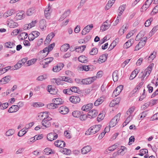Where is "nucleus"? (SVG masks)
<instances>
[{"mask_svg":"<svg viewBox=\"0 0 158 158\" xmlns=\"http://www.w3.org/2000/svg\"><path fill=\"white\" fill-rule=\"evenodd\" d=\"M11 77L10 76H5L0 80L1 84H5L8 83L10 80Z\"/></svg>","mask_w":158,"mask_h":158,"instance_id":"dca6fc26","label":"nucleus"},{"mask_svg":"<svg viewBox=\"0 0 158 158\" xmlns=\"http://www.w3.org/2000/svg\"><path fill=\"white\" fill-rule=\"evenodd\" d=\"M91 149V147L89 146H87L83 147L81 150V152L83 154H87Z\"/></svg>","mask_w":158,"mask_h":158,"instance_id":"412c9836","label":"nucleus"},{"mask_svg":"<svg viewBox=\"0 0 158 158\" xmlns=\"http://www.w3.org/2000/svg\"><path fill=\"white\" fill-rule=\"evenodd\" d=\"M98 52V50L97 48H94L91 50L89 52V54L90 55H96Z\"/></svg>","mask_w":158,"mask_h":158,"instance_id":"49530a36","label":"nucleus"},{"mask_svg":"<svg viewBox=\"0 0 158 158\" xmlns=\"http://www.w3.org/2000/svg\"><path fill=\"white\" fill-rule=\"evenodd\" d=\"M147 111L146 110L143 111L138 116L140 118L139 119L142 120L147 115Z\"/></svg>","mask_w":158,"mask_h":158,"instance_id":"79ce46f5","label":"nucleus"},{"mask_svg":"<svg viewBox=\"0 0 158 158\" xmlns=\"http://www.w3.org/2000/svg\"><path fill=\"white\" fill-rule=\"evenodd\" d=\"M87 116L85 114H83V112H81V115H80V119L81 121L85 120L87 118Z\"/></svg>","mask_w":158,"mask_h":158,"instance_id":"4d7b16f0","label":"nucleus"},{"mask_svg":"<svg viewBox=\"0 0 158 158\" xmlns=\"http://www.w3.org/2000/svg\"><path fill=\"white\" fill-rule=\"evenodd\" d=\"M107 54H104L100 56L98 60V62L101 64L105 62L107 59Z\"/></svg>","mask_w":158,"mask_h":158,"instance_id":"6ab92c4d","label":"nucleus"},{"mask_svg":"<svg viewBox=\"0 0 158 158\" xmlns=\"http://www.w3.org/2000/svg\"><path fill=\"white\" fill-rule=\"evenodd\" d=\"M98 112L95 110L93 109L89 111L88 113L87 117L90 118L96 117L98 115Z\"/></svg>","mask_w":158,"mask_h":158,"instance_id":"0eeeda50","label":"nucleus"},{"mask_svg":"<svg viewBox=\"0 0 158 158\" xmlns=\"http://www.w3.org/2000/svg\"><path fill=\"white\" fill-rule=\"evenodd\" d=\"M5 47L8 48H12L15 47V43L9 41L4 44Z\"/></svg>","mask_w":158,"mask_h":158,"instance_id":"b1692460","label":"nucleus"},{"mask_svg":"<svg viewBox=\"0 0 158 158\" xmlns=\"http://www.w3.org/2000/svg\"><path fill=\"white\" fill-rule=\"evenodd\" d=\"M58 137V135L56 133H51L48 134L47 136V139L52 141L56 139Z\"/></svg>","mask_w":158,"mask_h":158,"instance_id":"6e6552de","label":"nucleus"},{"mask_svg":"<svg viewBox=\"0 0 158 158\" xmlns=\"http://www.w3.org/2000/svg\"><path fill=\"white\" fill-rule=\"evenodd\" d=\"M48 91L51 94H55L57 92V89L53 88L52 85H48L47 87Z\"/></svg>","mask_w":158,"mask_h":158,"instance_id":"a211bd4d","label":"nucleus"},{"mask_svg":"<svg viewBox=\"0 0 158 158\" xmlns=\"http://www.w3.org/2000/svg\"><path fill=\"white\" fill-rule=\"evenodd\" d=\"M60 152H63L64 154L69 155L71 153V151L70 149L67 148H62L60 150Z\"/></svg>","mask_w":158,"mask_h":158,"instance_id":"58836bf2","label":"nucleus"},{"mask_svg":"<svg viewBox=\"0 0 158 158\" xmlns=\"http://www.w3.org/2000/svg\"><path fill=\"white\" fill-rule=\"evenodd\" d=\"M104 118L103 114L102 113H100L98 115L97 118V120L98 122H99L102 120Z\"/></svg>","mask_w":158,"mask_h":158,"instance_id":"0e129e2a","label":"nucleus"},{"mask_svg":"<svg viewBox=\"0 0 158 158\" xmlns=\"http://www.w3.org/2000/svg\"><path fill=\"white\" fill-rule=\"evenodd\" d=\"M60 77V79L62 80V81L70 83H72L73 82L72 79V78L69 77L62 76Z\"/></svg>","mask_w":158,"mask_h":158,"instance_id":"cd10ccee","label":"nucleus"},{"mask_svg":"<svg viewBox=\"0 0 158 158\" xmlns=\"http://www.w3.org/2000/svg\"><path fill=\"white\" fill-rule=\"evenodd\" d=\"M25 16V14L23 11L18 13L15 16V19L17 20L22 19Z\"/></svg>","mask_w":158,"mask_h":158,"instance_id":"f8f14e48","label":"nucleus"},{"mask_svg":"<svg viewBox=\"0 0 158 158\" xmlns=\"http://www.w3.org/2000/svg\"><path fill=\"white\" fill-rule=\"evenodd\" d=\"M19 107L18 105H14L10 107L8 110L10 113L15 112L19 110Z\"/></svg>","mask_w":158,"mask_h":158,"instance_id":"4468645a","label":"nucleus"},{"mask_svg":"<svg viewBox=\"0 0 158 158\" xmlns=\"http://www.w3.org/2000/svg\"><path fill=\"white\" fill-rule=\"evenodd\" d=\"M70 89L71 90L72 93L74 92V93H77L79 91V88L78 87L73 86L71 87Z\"/></svg>","mask_w":158,"mask_h":158,"instance_id":"052dcab7","label":"nucleus"},{"mask_svg":"<svg viewBox=\"0 0 158 158\" xmlns=\"http://www.w3.org/2000/svg\"><path fill=\"white\" fill-rule=\"evenodd\" d=\"M53 101L55 105L57 106L58 105L62 104L63 103L64 101L60 98H57L53 99Z\"/></svg>","mask_w":158,"mask_h":158,"instance_id":"4be33fe9","label":"nucleus"},{"mask_svg":"<svg viewBox=\"0 0 158 158\" xmlns=\"http://www.w3.org/2000/svg\"><path fill=\"white\" fill-rule=\"evenodd\" d=\"M15 132V130L14 129H10L6 132V134L7 136H10L13 135Z\"/></svg>","mask_w":158,"mask_h":158,"instance_id":"09e8293b","label":"nucleus"},{"mask_svg":"<svg viewBox=\"0 0 158 158\" xmlns=\"http://www.w3.org/2000/svg\"><path fill=\"white\" fill-rule=\"evenodd\" d=\"M139 72V71L137 69H135L132 72L130 77L129 79L130 80H133L135 77L136 75L138 74Z\"/></svg>","mask_w":158,"mask_h":158,"instance_id":"c756f323","label":"nucleus"},{"mask_svg":"<svg viewBox=\"0 0 158 158\" xmlns=\"http://www.w3.org/2000/svg\"><path fill=\"white\" fill-rule=\"evenodd\" d=\"M152 18H150L146 20L144 24L145 26L146 27H149L150 25L151 22L152 21Z\"/></svg>","mask_w":158,"mask_h":158,"instance_id":"13d9d810","label":"nucleus"},{"mask_svg":"<svg viewBox=\"0 0 158 158\" xmlns=\"http://www.w3.org/2000/svg\"><path fill=\"white\" fill-rule=\"evenodd\" d=\"M55 34L53 32H51L50 34H49L47 36V38L49 39H50V40H51L55 36Z\"/></svg>","mask_w":158,"mask_h":158,"instance_id":"69168bd1","label":"nucleus"},{"mask_svg":"<svg viewBox=\"0 0 158 158\" xmlns=\"http://www.w3.org/2000/svg\"><path fill=\"white\" fill-rule=\"evenodd\" d=\"M36 59L34 58L28 61L27 63V64H28L27 66H29L33 64L36 62Z\"/></svg>","mask_w":158,"mask_h":158,"instance_id":"864d4df0","label":"nucleus"},{"mask_svg":"<svg viewBox=\"0 0 158 158\" xmlns=\"http://www.w3.org/2000/svg\"><path fill=\"white\" fill-rule=\"evenodd\" d=\"M120 117V113H118L115 116L110 122V126L113 127L115 126L119 120Z\"/></svg>","mask_w":158,"mask_h":158,"instance_id":"20e7f679","label":"nucleus"},{"mask_svg":"<svg viewBox=\"0 0 158 158\" xmlns=\"http://www.w3.org/2000/svg\"><path fill=\"white\" fill-rule=\"evenodd\" d=\"M79 61L81 63H87L88 61V58L84 56H81L78 58Z\"/></svg>","mask_w":158,"mask_h":158,"instance_id":"393cba45","label":"nucleus"},{"mask_svg":"<svg viewBox=\"0 0 158 158\" xmlns=\"http://www.w3.org/2000/svg\"><path fill=\"white\" fill-rule=\"evenodd\" d=\"M64 66V65L63 63H58L56 65L54 66L52 70L54 72H59L62 69Z\"/></svg>","mask_w":158,"mask_h":158,"instance_id":"423d86ee","label":"nucleus"},{"mask_svg":"<svg viewBox=\"0 0 158 158\" xmlns=\"http://www.w3.org/2000/svg\"><path fill=\"white\" fill-rule=\"evenodd\" d=\"M152 102H148L145 103L144 105L141 106V108L142 110L146 109L149 106L151 105Z\"/></svg>","mask_w":158,"mask_h":158,"instance_id":"8fccbe9b","label":"nucleus"},{"mask_svg":"<svg viewBox=\"0 0 158 158\" xmlns=\"http://www.w3.org/2000/svg\"><path fill=\"white\" fill-rule=\"evenodd\" d=\"M115 0H109L108 3L105 7V9L106 10L109 9L114 3Z\"/></svg>","mask_w":158,"mask_h":158,"instance_id":"2f4dec72","label":"nucleus"},{"mask_svg":"<svg viewBox=\"0 0 158 158\" xmlns=\"http://www.w3.org/2000/svg\"><path fill=\"white\" fill-rule=\"evenodd\" d=\"M52 119V118L48 116L45 118L42 121L41 123L42 126L46 127H50L51 125L50 121Z\"/></svg>","mask_w":158,"mask_h":158,"instance_id":"39448f33","label":"nucleus"},{"mask_svg":"<svg viewBox=\"0 0 158 158\" xmlns=\"http://www.w3.org/2000/svg\"><path fill=\"white\" fill-rule=\"evenodd\" d=\"M27 34L26 32H22L20 33L18 36V38L19 40H23L27 38Z\"/></svg>","mask_w":158,"mask_h":158,"instance_id":"bb28decb","label":"nucleus"},{"mask_svg":"<svg viewBox=\"0 0 158 158\" xmlns=\"http://www.w3.org/2000/svg\"><path fill=\"white\" fill-rule=\"evenodd\" d=\"M15 13V11L13 9H11L8 10L6 12H5L3 15V17L6 18L8 16L11 15H12Z\"/></svg>","mask_w":158,"mask_h":158,"instance_id":"2eb2a0df","label":"nucleus"},{"mask_svg":"<svg viewBox=\"0 0 158 158\" xmlns=\"http://www.w3.org/2000/svg\"><path fill=\"white\" fill-rule=\"evenodd\" d=\"M62 80L60 79V77L59 78H53L52 79L51 81L55 82L57 85H59L61 84Z\"/></svg>","mask_w":158,"mask_h":158,"instance_id":"a18cd8bd","label":"nucleus"},{"mask_svg":"<svg viewBox=\"0 0 158 158\" xmlns=\"http://www.w3.org/2000/svg\"><path fill=\"white\" fill-rule=\"evenodd\" d=\"M93 66L91 65L87 66V65H83L81 68L82 69V70H85L86 71H92L93 70L94 68Z\"/></svg>","mask_w":158,"mask_h":158,"instance_id":"7c9ffc66","label":"nucleus"},{"mask_svg":"<svg viewBox=\"0 0 158 158\" xmlns=\"http://www.w3.org/2000/svg\"><path fill=\"white\" fill-rule=\"evenodd\" d=\"M154 66V64L153 63H151L148 67V69H146L148 72V76H149Z\"/></svg>","mask_w":158,"mask_h":158,"instance_id":"37998d69","label":"nucleus"},{"mask_svg":"<svg viewBox=\"0 0 158 158\" xmlns=\"http://www.w3.org/2000/svg\"><path fill=\"white\" fill-rule=\"evenodd\" d=\"M158 120V112L154 114L151 118V120L152 121Z\"/></svg>","mask_w":158,"mask_h":158,"instance_id":"774afa93","label":"nucleus"},{"mask_svg":"<svg viewBox=\"0 0 158 158\" xmlns=\"http://www.w3.org/2000/svg\"><path fill=\"white\" fill-rule=\"evenodd\" d=\"M93 106L92 103H89L83 106L81 108V110L83 111H88L92 109Z\"/></svg>","mask_w":158,"mask_h":158,"instance_id":"ddd939ff","label":"nucleus"},{"mask_svg":"<svg viewBox=\"0 0 158 158\" xmlns=\"http://www.w3.org/2000/svg\"><path fill=\"white\" fill-rule=\"evenodd\" d=\"M34 12V9L33 8H29L27 11V14L28 16H30L33 14Z\"/></svg>","mask_w":158,"mask_h":158,"instance_id":"603ef678","label":"nucleus"},{"mask_svg":"<svg viewBox=\"0 0 158 158\" xmlns=\"http://www.w3.org/2000/svg\"><path fill=\"white\" fill-rule=\"evenodd\" d=\"M102 127L101 124L94 125L89 128L85 133V135L94 134L98 131Z\"/></svg>","mask_w":158,"mask_h":158,"instance_id":"f257e3e1","label":"nucleus"},{"mask_svg":"<svg viewBox=\"0 0 158 158\" xmlns=\"http://www.w3.org/2000/svg\"><path fill=\"white\" fill-rule=\"evenodd\" d=\"M39 26L40 28L42 30L46 27V21L44 19H41L39 22Z\"/></svg>","mask_w":158,"mask_h":158,"instance_id":"a878e982","label":"nucleus"},{"mask_svg":"<svg viewBox=\"0 0 158 158\" xmlns=\"http://www.w3.org/2000/svg\"><path fill=\"white\" fill-rule=\"evenodd\" d=\"M53 60V57H50L45 59V60L46 61V62H45L46 65L48 64L51 63Z\"/></svg>","mask_w":158,"mask_h":158,"instance_id":"680f3d73","label":"nucleus"},{"mask_svg":"<svg viewBox=\"0 0 158 158\" xmlns=\"http://www.w3.org/2000/svg\"><path fill=\"white\" fill-rule=\"evenodd\" d=\"M93 27V24H91L90 25H87L86 26L85 28L89 32L92 29V28Z\"/></svg>","mask_w":158,"mask_h":158,"instance_id":"e2e57ef3","label":"nucleus"},{"mask_svg":"<svg viewBox=\"0 0 158 158\" xmlns=\"http://www.w3.org/2000/svg\"><path fill=\"white\" fill-rule=\"evenodd\" d=\"M59 112L62 114H65L68 113L69 111L68 108L65 106H63L59 109Z\"/></svg>","mask_w":158,"mask_h":158,"instance_id":"9d476101","label":"nucleus"},{"mask_svg":"<svg viewBox=\"0 0 158 158\" xmlns=\"http://www.w3.org/2000/svg\"><path fill=\"white\" fill-rule=\"evenodd\" d=\"M127 150V148L126 147L122 146L121 149L117 151V153L118 154H120L121 155H123L125 153L124 151H126Z\"/></svg>","mask_w":158,"mask_h":158,"instance_id":"c85d7f7f","label":"nucleus"},{"mask_svg":"<svg viewBox=\"0 0 158 158\" xmlns=\"http://www.w3.org/2000/svg\"><path fill=\"white\" fill-rule=\"evenodd\" d=\"M69 48V45L68 44H65L61 46L60 49L62 51H66Z\"/></svg>","mask_w":158,"mask_h":158,"instance_id":"e433bc0d","label":"nucleus"},{"mask_svg":"<svg viewBox=\"0 0 158 158\" xmlns=\"http://www.w3.org/2000/svg\"><path fill=\"white\" fill-rule=\"evenodd\" d=\"M105 98L103 96L100 97L94 103V105L95 106H98L101 104L104 101Z\"/></svg>","mask_w":158,"mask_h":158,"instance_id":"aec40b11","label":"nucleus"},{"mask_svg":"<svg viewBox=\"0 0 158 158\" xmlns=\"http://www.w3.org/2000/svg\"><path fill=\"white\" fill-rule=\"evenodd\" d=\"M81 112L78 110L73 111L72 112L73 116L75 118H79L81 115Z\"/></svg>","mask_w":158,"mask_h":158,"instance_id":"ea45409f","label":"nucleus"},{"mask_svg":"<svg viewBox=\"0 0 158 158\" xmlns=\"http://www.w3.org/2000/svg\"><path fill=\"white\" fill-rule=\"evenodd\" d=\"M154 51L149 57L146 56L145 57L144 60H145V61H146L148 63L152 62L156 56V53L155 52V54H154Z\"/></svg>","mask_w":158,"mask_h":158,"instance_id":"1a4fd4ad","label":"nucleus"},{"mask_svg":"<svg viewBox=\"0 0 158 158\" xmlns=\"http://www.w3.org/2000/svg\"><path fill=\"white\" fill-rule=\"evenodd\" d=\"M147 38L146 37H143L141 39L139 43L136 46L135 48V51H138L143 48L145 45Z\"/></svg>","mask_w":158,"mask_h":158,"instance_id":"f03ea898","label":"nucleus"},{"mask_svg":"<svg viewBox=\"0 0 158 158\" xmlns=\"http://www.w3.org/2000/svg\"><path fill=\"white\" fill-rule=\"evenodd\" d=\"M27 131L23 129L20 130L18 133V135L19 136H22L26 133Z\"/></svg>","mask_w":158,"mask_h":158,"instance_id":"bf43d9fd","label":"nucleus"},{"mask_svg":"<svg viewBox=\"0 0 158 158\" xmlns=\"http://www.w3.org/2000/svg\"><path fill=\"white\" fill-rule=\"evenodd\" d=\"M143 32L140 31L138 34L136 36L135 40L136 41H139L141 39H142L144 36V34L143 33Z\"/></svg>","mask_w":158,"mask_h":158,"instance_id":"4c0bfd02","label":"nucleus"},{"mask_svg":"<svg viewBox=\"0 0 158 158\" xmlns=\"http://www.w3.org/2000/svg\"><path fill=\"white\" fill-rule=\"evenodd\" d=\"M96 79V77L94 76L81 80L82 85H89L93 83Z\"/></svg>","mask_w":158,"mask_h":158,"instance_id":"7ed1b4c3","label":"nucleus"},{"mask_svg":"<svg viewBox=\"0 0 158 158\" xmlns=\"http://www.w3.org/2000/svg\"><path fill=\"white\" fill-rule=\"evenodd\" d=\"M47 78L46 75L44 74L39 76L36 79V80L38 81H42L45 79Z\"/></svg>","mask_w":158,"mask_h":158,"instance_id":"6e6d98bb","label":"nucleus"},{"mask_svg":"<svg viewBox=\"0 0 158 158\" xmlns=\"http://www.w3.org/2000/svg\"><path fill=\"white\" fill-rule=\"evenodd\" d=\"M70 10H67L66 11H65L64 13L62 15L60 18V20L62 21L65 18L68 16L70 14Z\"/></svg>","mask_w":158,"mask_h":158,"instance_id":"5701e85b","label":"nucleus"},{"mask_svg":"<svg viewBox=\"0 0 158 158\" xmlns=\"http://www.w3.org/2000/svg\"><path fill=\"white\" fill-rule=\"evenodd\" d=\"M55 146L57 147L62 148L65 145V143L63 141L61 140H57L54 143Z\"/></svg>","mask_w":158,"mask_h":158,"instance_id":"9b49d317","label":"nucleus"},{"mask_svg":"<svg viewBox=\"0 0 158 158\" xmlns=\"http://www.w3.org/2000/svg\"><path fill=\"white\" fill-rule=\"evenodd\" d=\"M44 15L45 17L47 19H49L50 18V9L49 8H46L44 11Z\"/></svg>","mask_w":158,"mask_h":158,"instance_id":"c9c22d12","label":"nucleus"},{"mask_svg":"<svg viewBox=\"0 0 158 158\" xmlns=\"http://www.w3.org/2000/svg\"><path fill=\"white\" fill-rule=\"evenodd\" d=\"M44 152L46 155L50 154L52 153H54V152L52 151V150L50 148H46L44 150Z\"/></svg>","mask_w":158,"mask_h":158,"instance_id":"c03bdc74","label":"nucleus"},{"mask_svg":"<svg viewBox=\"0 0 158 158\" xmlns=\"http://www.w3.org/2000/svg\"><path fill=\"white\" fill-rule=\"evenodd\" d=\"M148 152V150L147 149H141L140 150V153L139 154V155L141 156H142L144 155V154L147 153Z\"/></svg>","mask_w":158,"mask_h":158,"instance_id":"5fc2aeb1","label":"nucleus"},{"mask_svg":"<svg viewBox=\"0 0 158 158\" xmlns=\"http://www.w3.org/2000/svg\"><path fill=\"white\" fill-rule=\"evenodd\" d=\"M86 47V46L85 45L80 46L78 48H76L75 50L77 52H82L84 51Z\"/></svg>","mask_w":158,"mask_h":158,"instance_id":"f704fd0d","label":"nucleus"},{"mask_svg":"<svg viewBox=\"0 0 158 158\" xmlns=\"http://www.w3.org/2000/svg\"><path fill=\"white\" fill-rule=\"evenodd\" d=\"M112 76L114 81V82L117 81L118 79V71H114L113 73Z\"/></svg>","mask_w":158,"mask_h":158,"instance_id":"473e14b6","label":"nucleus"},{"mask_svg":"<svg viewBox=\"0 0 158 158\" xmlns=\"http://www.w3.org/2000/svg\"><path fill=\"white\" fill-rule=\"evenodd\" d=\"M47 107L49 109H54L57 108L58 107L55 105L54 103H50L47 106Z\"/></svg>","mask_w":158,"mask_h":158,"instance_id":"3c124183","label":"nucleus"},{"mask_svg":"<svg viewBox=\"0 0 158 158\" xmlns=\"http://www.w3.org/2000/svg\"><path fill=\"white\" fill-rule=\"evenodd\" d=\"M115 149H116V147L112 145L108 148V149L106 150L105 152L106 153H110L111 152L113 151Z\"/></svg>","mask_w":158,"mask_h":158,"instance_id":"de8ad7c7","label":"nucleus"},{"mask_svg":"<svg viewBox=\"0 0 158 158\" xmlns=\"http://www.w3.org/2000/svg\"><path fill=\"white\" fill-rule=\"evenodd\" d=\"M69 99L71 102L74 103L79 102L80 100V98L77 96H72Z\"/></svg>","mask_w":158,"mask_h":158,"instance_id":"f3484780","label":"nucleus"},{"mask_svg":"<svg viewBox=\"0 0 158 158\" xmlns=\"http://www.w3.org/2000/svg\"><path fill=\"white\" fill-rule=\"evenodd\" d=\"M111 24L108 25L103 23L100 27V30H102V31H104L108 29L110 26Z\"/></svg>","mask_w":158,"mask_h":158,"instance_id":"72a5a7b5","label":"nucleus"},{"mask_svg":"<svg viewBox=\"0 0 158 158\" xmlns=\"http://www.w3.org/2000/svg\"><path fill=\"white\" fill-rule=\"evenodd\" d=\"M123 88V86L122 85H119L114 89V93L115 92H117V94H119L122 90Z\"/></svg>","mask_w":158,"mask_h":158,"instance_id":"a19ab883","label":"nucleus"},{"mask_svg":"<svg viewBox=\"0 0 158 158\" xmlns=\"http://www.w3.org/2000/svg\"><path fill=\"white\" fill-rule=\"evenodd\" d=\"M158 29V25H157L154 27L152 29V31L150 32L152 35L154 34V33L157 31Z\"/></svg>","mask_w":158,"mask_h":158,"instance_id":"338daca9","label":"nucleus"}]
</instances>
